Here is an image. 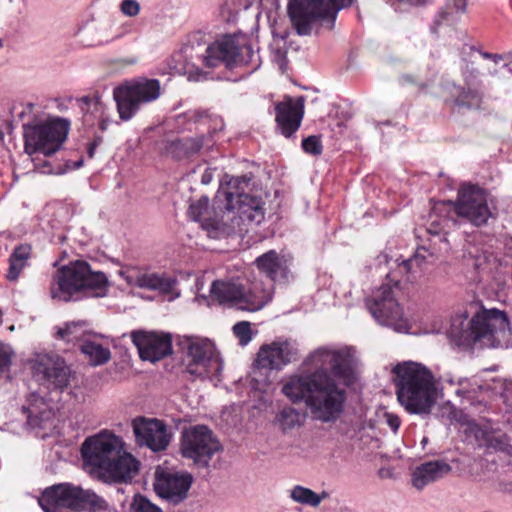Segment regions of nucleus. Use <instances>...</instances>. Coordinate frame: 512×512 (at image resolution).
Masks as SVG:
<instances>
[{"instance_id":"nucleus-1","label":"nucleus","mask_w":512,"mask_h":512,"mask_svg":"<svg viewBox=\"0 0 512 512\" xmlns=\"http://www.w3.org/2000/svg\"><path fill=\"white\" fill-rule=\"evenodd\" d=\"M379 264L388 269L386 277L389 281L375 289L366 300V306L373 318L382 326H387L401 333L409 332L411 325L404 316L397 302L393 287L401 283L417 281L429 265L433 263V255L424 247L417 249L413 257L403 258L397 253L384 252L377 257Z\"/></svg>"},{"instance_id":"nucleus-2","label":"nucleus","mask_w":512,"mask_h":512,"mask_svg":"<svg viewBox=\"0 0 512 512\" xmlns=\"http://www.w3.org/2000/svg\"><path fill=\"white\" fill-rule=\"evenodd\" d=\"M250 178L247 176L230 177L225 175L214 199L213 208H209V199L202 196L191 202L188 210L189 217L206 230L211 237L216 236L221 221L218 215L223 212L233 213L241 222L259 224L264 219V211L260 198L247 193Z\"/></svg>"},{"instance_id":"nucleus-3","label":"nucleus","mask_w":512,"mask_h":512,"mask_svg":"<svg viewBox=\"0 0 512 512\" xmlns=\"http://www.w3.org/2000/svg\"><path fill=\"white\" fill-rule=\"evenodd\" d=\"M358 360L357 351L351 346L318 348L306 359V365L314 371L288 377L281 392L292 403L304 402L307 405V398L325 370H330L334 377L350 385L355 379L354 370Z\"/></svg>"},{"instance_id":"nucleus-4","label":"nucleus","mask_w":512,"mask_h":512,"mask_svg":"<svg viewBox=\"0 0 512 512\" xmlns=\"http://www.w3.org/2000/svg\"><path fill=\"white\" fill-rule=\"evenodd\" d=\"M81 453L87 471L107 483H127L139 470V462L123 451L121 439L106 431L88 437Z\"/></svg>"},{"instance_id":"nucleus-5","label":"nucleus","mask_w":512,"mask_h":512,"mask_svg":"<svg viewBox=\"0 0 512 512\" xmlns=\"http://www.w3.org/2000/svg\"><path fill=\"white\" fill-rule=\"evenodd\" d=\"M399 403L412 414L427 415L440 395L432 371L419 362L404 361L392 369Z\"/></svg>"},{"instance_id":"nucleus-6","label":"nucleus","mask_w":512,"mask_h":512,"mask_svg":"<svg viewBox=\"0 0 512 512\" xmlns=\"http://www.w3.org/2000/svg\"><path fill=\"white\" fill-rule=\"evenodd\" d=\"M69 132V122L61 118L39 117L23 125L24 151L33 162L34 169L42 174H60V167L54 168L49 157L58 152Z\"/></svg>"},{"instance_id":"nucleus-7","label":"nucleus","mask_w":512,"mask_h":512,"mask_svg":"<svg viewBox=\"0 0 512 512\" xmlns=\"http://www.w3.org/2000/svg\"><path fill=\"white\" fill-rule=\"evenodd\" d=\"M107 288L108 279L103 272L93 271L85 261H74L56 271L50 295L56 301L69 302L82 297H102Z\"/></svg>"},{"instance_id":"nucleus-8","label":"nucleus","mask_w":512,"mask_h":512,"mask_svg":"<svg viewBox=\"0 0 512 512\" xmlns=\"http://www.w3.org/2000/svg\"><path fill=\"white\" fill-rule=\"evenodd\" d=\"M466 321V316L456 317L452 333L466 343H480L487 347H508L511 344V325L505 311L482 308Z\"/></svg>"},{"instance_id":"nucleus-9","label":"nucleus","mask_w":512,"mask_h":512,"mask_svg":"<svg viewBox=\"0 0 512 512\" xmlns=\"http://www.w3.org/2000/svg\"><path fill=\"white\" fill-rule=\"evenodd\" d=\"M185 371L194 379L221 380L223 361L214 343L208 338L184 336L179 341Z\"/></svg>"},{"instance_id":"nucleus-10","label":"nucleus","mask_w":512,"mask_h":512,"mask_svg":"<svg viewBox=\"0 0 512 512\" xmlns=\"http://www.w3.org/2000/svg\"><path fill=\"white\" fill-rule=\"evenodd\" d=\"M44 512H79L82 509L104 510L107 504L92 490L69 483L46 488L38 499Z\"/></svg>"},{"instance_id":"nucleus-11","label":"nucleus","mask_w":512,"mask_h":512,"mask_svg":"<svg viewBox=\"0 0 512 512\" xmlns=\"http://www.w3.org/2000/svg\"><path fill=\"white\" fill-rule=\"evenodd\" d=\"M347 386L334 377L330 370L322 373L313 393L307 398V409L314 420L329 423L336 421L344 411Z\"/></svg>"},{"instance_id":"nucleus-12","label":"nucleus","mask_w":512,"mask_h":512,"mask_svg":"<svg viewBox=\"0 0 512 512\" xmlns=\"http://www.w3.org/2000/svg\"><path fill=\"white\" fill-rule=\"evenodd\" d=\"M353 0H289L287 12L301 36L310 35L318 23L335 21L337 12L352 4Z\"/></svg>"},{"instance_id":"nucleus-13","label":"nucleus","mask_w":512,"mask_h":512,"mask_svg":"<svg viewBox=\"0 0 512 512\" xmlns=\"http://www.w3.org/2000/svg\"><path fill=\"white\" fill-rule=\"evenodd\" d=\"M212 299L221 304L230 303L245 311H258L272 299V286L262 287L261 283L251 282L246 288L237 281H214L210 288Z\"/></svg>"},{"instance_id":"nucleus-14","label":"nucleus","mask_w":512,"mask_h":512,"mask_svg":"<svg viewBox=\"0 0 512 512\" xmlns=\"http://www.w3.org/2000/svg\"><path fill=\"white\" fill-rule=\"evenodd\" d=\"M436 209L441 211L453 209L455 214L473 224L482 226L494 215L492 197L475 185H463L458 191L455 202L441 203Z\"/></svg>"},{"instance_id":"nucleus-15","label":"nucleus","mask_w":512,"mask_h":512,"mask_svg":"<svg viewBox=\"0 0 512 512\" xmlns=\"http://www.w3.org/2000/svg\"><path fill=\"white\" fill-rule=\"evenodd\" d=\"M222 451V444L205 425H194L182 432L180 452L199 467H207L213 456Z\"/></svg>"},{"instance_id":"nucleus-16","label":"nucleus","mask_w":512,"mask_h":512,"mask_svg":"<svg viewBox=\"0 0 512 512\" xmlns=\"http://www.w3.org/2000/svg\"><path fill=\"white\" fill-rule=\"evenodd\" d=\"M160 96V83L156 79H142L120 86L114 90L119 116L130 120L144 104Z\"/></svg>"},{"instance_id":"nucleus-17","label":"nucleus","mask_w":512,"mask_h":512,"mask_svg":"<svg viewBox=\"0 0 512 512\" xmlns=\"http://www.w3.org/2000/svg\"><path fill=\"white\" fill-rule=\"evenodd\" d=\"M298 352V344L292 340H279L263 345L257 353L253 370V381L256 382L255 388L265 391L269 386L267 377L262 381L257 378L258 375H262V370H280L295 361Z\"/></svg>"},{"instance_id":"nucleus-18","label":"nucleus","mask_w":512,"mask_h":512,"mask_svg":"<svg viewBox=\"0 0 512 512\" xmlns=\"http://www.w3.org/2000/svg\"><path fill=\"white\" fill-rule=\"evenodd\" d=\"M118 274L129 286L158 291L161 294L169 295L170 300L180 295L175 291L176 280L163 274L149 272L145 268L135 265L121 267Z\"/></svg>"},{"instance_id":"nucleus-19","label":"nucleus","mask_w":512,"mask_h":512,"mask_svg":"<svg viewBox=\"0 0 512 512\" xmlns=\"http://www.w3.org/2000/svg\"><path fill=\"white\" fill-rule=\"evenodd\" d=\"M193 483L189 472L170 471L158 468L153 483L156 494L172 505L182 503L187 497Z\"/></svg>"},{"instance_id":"nucleus-20","label":"nucleus","mask_w":512,"mask_h":512,"mask_svg":"<svg viewBox=\"0 0 512 512\" xmlns=\"http://www.w3.org/2000/svg\"><path fill=\"white\" fill-rule=\"evenodd\" d=\"M243 53L253 56L249 45L242 46L236 37L226 35L206 48L205 54L201 56V61L208 68L217 67L221 63L231 66L245 62L241 56Z\"/></svg>"},{"instance_id":"nucleus-21","label":"nucleus","mask_w":512,"mask_h":512,"mask_svg":"<svg viewBox=\"0 0 512 512\" xmlns=\"http://www.w3.org/2000/svg\"><path fill=\"white\" fill-rule=\"evenodd\" d=\"M34 375L56 389L69 384L70 371L64 360L55 354H38L33 359Z\"/></svg>"},{"instance_id":"nucleus-22","label":"nucleus","mask_w":512,"mask_h":512,"mask_svg":"<svg viewBox=\"0 0 512 512\" xmlns=\"http://www.w3.org/2000/svg\"><path fill=\"white\" fill-rule=\"evenodd\" d=\"M132 341L142 360L156 362L172 353V338L168 333L137 331Z\"/></svg>"},{"instance_id":"nucleus-23","label":"nucleus","mask_w":512,"mask_h":512,"mask_svg":"<svg viewBox=\"0 0 512 512\" xmlns=\"http://www.w3.org/2000/svg\"><path fill=\"white\" fill-rule=\"evenodd\" d=\"M132 426L137 442L152 451H162L170 443L171 435L161 420L138 417L133 420Z\"/></svg>"},{"instance_id":"nucleus-24","label":"nucleus","mask_w":512,"mask_h":512,"mask_svg":"<svg viewBox=\"0 0 512 512\" xmlns=\"http://www.w3.org/2000/svg\"><path fill=\"white\" fill-rule=\"evenodd\" d=\"M291 260L289 255L279 254L274 250L259 256L255 263L269 280L267 282L258 281V283H261L262 287H266L269 284L273 287V282L287 281L290 275ZM254 282H257V280Z\"/></svg>"},{"instance_id":"nucleus-25","label":"nucleus","mask_w":512,"mask_h":512,"mask_svg":"<svg viewBox=\"0 0 512 512\" xmlns=\"http://www.w3.org/2000/svg\"><path fill=\"white\" fill-rule=\"evenodd\" d=\"M277 127L285 137L292 136L300 127L304 115V99L286 98L275 107Z\"/></svg>"},{"instance_id":"nucleus-26","label":"nucleus","mask_w":512,"mask_h":512,"mask_svg":"<svg viewBox=\"0 0 512 512\" xmlns=\"http://www.w3.org/2000/svg\"><path fill=\"white\" fill-rule=\"evenodd\" d=\"M27 413L28 424L32 428L51 429L54 427V408L51 399H46L40 392H33L23 407Z\"/></svg>"},{"instance_id":"nucleus-27","label":"nucleus","mask_w":512,"mask_h":512,"mask_svg":"<svg viewBox=\"0 0 512 512\" xmlns=\"http://www.w3.org/2000/svg\"><path fill=\"white\" fill-rule=\"evenodd\" d=\"M451 467L443 461H429L417 466L412 472L411 482L417 490H422L428 484L433 483L445 474Z\"/></svg>"},{"instance_id":"nucleus-28","label":"nucleus","mask_w":512,"mask_h":512,"mask_svg":"<svg viewBox=\"0 0 512 512\" xmlns=\"http://www.w3.org/2000/svg\"><path fill=\"white\" fill-rule=\"evenodd\" d=\"M306 421V413L290 405L278 409L273 425L283 434H291L300 429Z\"/></svg>"},{"instance_id":"nucleus-29","label":"nucleus","mask_w":512,"mask_h":512,"mask_svg":"<svg viewBox=\"0 0 512 512\" xmlns=\"http://www.w3.org/2000/svg\"><path fill=\"white\" fill-rule=\"evenodd\" d=\"M467 0H449L435 16L432 30L437 33L441 29L454 26L466 12Z\"/></svg>"},{"instance_id":"nucleus-30","label":"nucleus","mask_w":512,"mask_h":512,"mask_svg":"<svg viewBox=\"0 0 512 512\" xmlns=\"http://www.w3.org/2000/svg\"><path fill=\"white\" fill-rule=\"evenodd\" d=\"M80 350L93 366L105 364L111 357L109 348L103 346L94 334L80 344Z\"/></svg>"},{"instance_id":"nucleus-31","label":"nucleus","mask_w":512,"mask_h":512,"mask_svg":"<svg viewBox=\"0 0 512 512\" xmlns=\"http://www.w3.org/2000/svg\"><path fill=\"white\" fill-rule=\"evenodd\" d=\"M444 381L454 388L456 396L467 401L473 400L478 390L482 388L476 378L454 377L448 374Z\"/></svg>"},{"instance_id":"nucleus-32","label":"nucleus","mask_w":512,"mask_h":512,"mask_svg":"<svg viewBox=\"0 0 512 512\" xmlns=\"http://www.w3.org/2000/svg\"><path fill=\"white\" fill-rule=\"evenodd\" d=\"M461 429L469 441H474L478 446H491L493 443L492 434L479 426L475 421L463 416L460 419Z\"/></svg>"},{"instance_id":"nucleus-33","label":"nucleus","mask_w":512,"mask_h":512,"mask_svg":"<svg viewBox=\"0 0 512 512\" xmlns=\"http://www.w3.org/2000/svg\"><path fill=\"white\" fill-rule=\"evenodd\" d=\"M31 255V247L29 245L17 246L9 258V269L7 272V279L9 281H16L22 270L27 266L28 260Z\"/></svg>"},{"instance_id":"nucleus-34","label":"nucleus","mask_w":512,"mask_h":512,"mask_svg":"<svg viewBox=\"0 0 512 512\" xmlns=\"http://www.w3.org/2000/svg\"><path fill=\"white\" fill-rule=\"evenodd\" d=\"M56 335L58 338L66 342H76L82 344L85 339L91 337L93 334L89 333L86 323L83 321L66 323L64 327H58Z\"/></svg>"},{"instance_id":"nucleus-35","label":"nucleus","mask_w":512,"mask_h":512,"mask_svg":"<svg viewBox=\"0 0 512 512\" xmlns=\"http://www.w3.org/2000/svg\"><path fill=\"white\" fill-rule=\"evenodd\" d=\"M111 26L108 23L95 24L88 32L92 38L86 41L88 46H102L118 40L121 35H111Z\"/></svg>"},{"instance_id":"nucleus-36","label":"nucleus","mask_w":512,"mask_h":512,"mask_svg":"<svg viewBox=\"0 0 512 512\" xmlns=\"http://www.w3.org/2000/svg\"><path fill=\"white\" fill-rule=\"evenodd\" d=\"M290 498L297 503L308 505L311 507H317L322 499L326 496H320L309 488L297 485L293 487L289 492Z\"/></svg>"},{"instance_id":"nucleus-37","label":"nucleus","mask_w":512,"mask_h":512,"mask_svg":"<svg viewBox=\"0 0 512 512\" xmlns=\"http://www.w3.org/2000/svg\"><path fill=\"white\" fill-rule=\"evenodd\" d=\"M450 92L455 103L459 106L477 107L479 104L480 97L477 92L465 91L463 88L455 85H451Z\"/></svg>"},{"instance_id":"nucleus-38","label":"nucleus","mask_w":512,"mask_h":512,"mask_svg":"<svg viewBox=\"0 0 512 512\" xmlns=\"http://www.w3.org/2000/svg\"><path fill=\"white\" fill-rule=\"evenodd\" d=\"M172 69H174L177 74L186 75L189 81L198 82L206 78V73L202 72L190 61H185L183 64H176Z\"/></svg>"},{"instance_id":"nucleus-39","label":"nucleus","mask_w":512,"mask_h":512,"mask_svg":"<svg viewBox=\"0 0 512 512\" xmlns=\"http://www.w3.org/2000/svg\"><path fill=\"white\" fill-rule=\"evenodd\" d=\"M130 512H164L162 508L153 503L142 494L134 495L130 504Z\"/></svg>"},{"instance_id":"nucleus-40","label":"nucleus","mask_w":512,"mask_h":512,"mask_svg":"<svg viewBox=\"0 0 512 512\" xmlns=\"http://www.w3.org/2000/svg\"><path fill=\"white\" fill-rule=\"evenodd\" d=\"M480 55L487 61V69L491 74H496L499 72L498 67L505 68L507 67L512 72V53L508 55L510 60H504L500 55H491L488 53H480Z\"/></svg>"},{"instance_id":"nucleus-41","label":"nucleus","mask_w":512,"mask_h":512,"mask_svg":"<svg viewBox=\"0 0 512 512\" xmlns=\"http://www.w3.org/2000/svg\"><path fill=\"white\" fill-rule=\"evenodd\" d=\"M210 142L211 141L208 138L200 136L182 140L180 141V144L186 154H194L199 152L202 148L209 149L212 146V143Z\"/></svg>"},{"instance_id":"nucleus-42","label":"nucleus","mask_w":512,"mask_h":512,"mask_svg":"<svg viewBox=\"0 0 512 512\" xmlns=\"http://www.w3.org/2000/svg\"><path fill=\"white\" fill-rule=\"evenodd\" d=\"M376 416L378 420L387 425L394 434L397 433L401 425V420L397 414L381 409L377 411Z\"/></svg>"},{"instance_id":"nucleus-43","label":"nucleus","mask_w":512,"mask_h":512,"mask_svg":"<svg viewBox=\"0 0 512 512\" xmlns=\"http://www.w3.org/2000/svg\"><path fill=\"white\" fill-rule=\"evenodd\" d=\"M233 333L238 338L242 346L247 345L252 340V330L249 322H238L233 326Z\"/></svg>"},{"instance_id":"nucleus-44","label":"nucleus","mask_w":512,"mask_h":512,"mask_svg":"<svg viewBox=\"0 0 512 512\" xmlns=\"http://www.w3.org/2000/svg\"><path fill=\"white\" fill-rule=\"evenodd\" d=\"M302 148L306 153L319 155L322 152L320 138L317 136H309L302 141Z\"/></svg>"},{"instance_id":"nucleus-45","label":"nucleus","mask_w":512,"mask_h":512,"mask_svg":"<svg viewBox=\"0 0 512 512\" xmlns=\"http://www.w3.org/2000/svg\"><path fill=\"white\" fill-rule=\"evenodd\" d=\"M12 350L10 346L0 342V378L8 370L11 363Z\"/></svg>"},{"instance_id":"nucleus-46","label":"nucleus","mask_w":512,"mask_h":512,"mask_svg":"<svg viewBox=\"0 0 512 512\" xmlns=\"http://www.w3.org/2000/svg\"><path fill=\"white\" fill-rule=\"evenodd\" d=\"M120 11L128 17H135L140 12V4L136 0H123L120 3Z\"/></svg>"},{"instance_id":"nucleus-47","label":"nucleus","mask_w":512,"mask_h":512,"mask_svg":"<svg viewBox=\"0 0 512 512\" xmlns=\"http://www.w3.org/2000/svg\"><path fill=\"white\" fill-rule=\"evenodd\" d=\"M486 261H487V257L486 256H483V257L476 256L475 257V262H474L475 268L478 269V270L485 269Z\"/></svg>"},{"instance_id":"nucleus-48","label":"nucleus","mask_w":512,"mask_h":512,"mask_svg":"<svg viewBox=\"0 0 512 512\" xmlns=\"http://www.w3.org/2000/svg\"><path fill=\"white\" fill-rule=\"evenodd\" d=\"M211 180H212V174L210 171L206 170L201 177V183L204 185H207L211 182Z\"/></svg>"},{"instance_id":"nucleus-49","label":"nucleus","mask_w":512,"mask_h":512,"mask_svg":"<svg viewBox=\"0 0 512 512\" xmlns=\"http://www.w3.org/2000/svg\"><path fill=\"white\" fill-rule=\"evenodd\" d=\"M214 122H215V125H214V129H215V130H216V129L221 130V129L223 128L224 124H223L222 119H220V118H218V117H215V118H214Z\"/></svg>"},{"instance_id":"nucleus-50","label":"nucleus","mask_w":512,"mask_h":512,"mask_svg":"<svg viewBox=\"0 0 512 512\" xmlns=\"http://www.w3.org/2000/svg\"><path fill=\"white\" fill-rule=\"evenodd\" d=\"M198 115H199V118H201V119L210 118V116L206 112H199Z\"/></svg>"},{"instance_id":"nucleus-51","label":"nucleus","mask_w":512,"mask_h":512,"mask_svg":"<svg viewBox=\"0 0 512 512\" xmlns=\"http://www.w3.org/2000/svg\"><path fill=\"white\" fill-rule=\"evenodd\" d=\"M196 286H197V290H200L203 287V283L198 280L196 283Z\"/></svg>"},{"instance_id":"nucleus-52","label":"nucleus","mask_w":512,"mask_h":512,"mask_svg":"<svg viewBox=\"0 0 512 512\" xmlns=\"http://www.w3.org/2000/svg\"><path fill=\"white\" fill-rule=\"evenodd\" d=\"M200 299L206 300V297H205V296H203V295H197V296H196V300H197L198 302H200Z\"/></svg>"},{"instance_id":"nucleus-53","label":"nucleus","mask_w":512,"mask_h":512,"mask_svg":"<svg viewBox=\"0 0 512 512\" xmlns=\"http://www.w3.org/2000/svg\"><path fill=\"white\" fill-rule=\"evenodd\" d=\"M277 57H278L279 59H282V58L284 57V53H283V52H281V51H278V53H277Z\"/></svg>"},{"instance_id":"nucleus-54","label":"nucleus","mask_w":512,"mask_h":512,"mask_svg":"<svg viewBox=\"0 0 512 512\" xmlns=\"http://www.w3.org/2000/svg\"><path fill=\"white\" fill-rule=\"evenodd\" d=\"M368 424H369L370 429L373 430L374 429V424L372 423L371 419L368 421Z\"/></svg>"},{"instance_id":"nucleus-55","label":"nucleus","mask_w":512,"mask_h":512,"mask_svg":"<svg viewBox=\"0 0 512 512\" xmlns=\"http://www.w3.org/2000/svg\"><path fill=\"white\" fill-rule=\"evenodd\" d=\"M429 232H430V233H438V230H436V229H432V228H429Z\"/></svg>"},{"instance_id":"nucleus-56","label":"nucleus","mask_w":512,"mask_h":512,"mask_svg":"<svg viewBox=\"0 0 512 512\" xmlns=\"http://www.w3.org/2000/svg\"><path fill=\"white\" fill-rule=\"evenodd\" d=\"M81 165H82V161H79V162H77V163L75 164V167L79 168V167H81Z\"/></svg>"},{"instance_id":"nucleus-57","label":"nucleus","mask_w":512,"mask_h":512,"mask_svg":"<svg viewBox=\"0 0 512 512\" xmlns=\"http://www.w3.org/2000/svg\"><path fill=\"white\" fill-rule=\"evenodd\" d=\"M511 244H512V238H511ZM508 248L511 249V253H512V248L509 246V244H507Z\"/></svg>"}]
</instances>
